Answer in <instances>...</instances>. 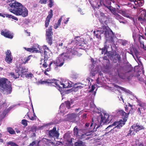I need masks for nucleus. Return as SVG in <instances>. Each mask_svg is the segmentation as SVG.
<instances>
[{
    "instance_id": "obj_1",
    "label": "nucleus",
    "mask_w": 146,
    "mask_h": 146,
    "mask_svg": "<svg viewBox=\"0 0 146 146\" xmlns=\"http://www.w3.org/2000/svg\"><path fill=\"white\" fill-rule=\"evenodd\" d=\"M86 130L84 128L79 129L76 126L73 130V135L76 137L83 140H88L90 138L96 136L94 131L86 132Z\"/></svg>"
},
{
    "instance_id": "obj_2",
    "label": "nucleus",
    "mask_w": 146,
    "mask_h": 146,
    "mask_svg": "<svg viewBox=\"0 0 146 146\" xmlns=\"http://www.w3.org/2000/svg\"><path fill=\"white\" fill-rule=\"evenodd\" d=\"M115 68L117 71L118 76L121 79H124L125 77L127 79L129 80L133 77L138 78L139 76V74H137V72L133 70L132 67H128L127 72L124 74L121 73V71L123 70V67L121 66L120 64H117Z\"/></svg>"
},
{
    "instance_id": "obj_3",
    "label": "nucleus",
    "mask_w": 146,
    "mask_h": 146,
    "mask_svg": "<svg viewBox=\"0 0 146 146\" xmlns=\"http://www.w3.org/2000/svg\"><path fill=\"white\" fill-rule=\"evenodd\" d=\"M108 27L102 26L100 31H94V33L95 36L98 39H100L102 35L104 34L107 41H109L112 43L114 42L113 38L115 37V35L111 30L109 31L108 30Z\"/></svg>"
},
{
    "instance_id": "obj_4",
    "label": "nucleus",
    "mask_w": 146,
    "mask_h": 146,
    "mask_svg": "<svg viewBox=\"0 0 146 146\" xmlns=\"http://www.w3.org/2000/svg\"><path fill=\"white\" fill-rule=\"evenodd\" d=\"M8 81V80L6 78L0 79V92L3 94H10L12 92L11 84L9 81L7 83Z\"/></svg>"
},
{
    "instance_id": "obj_5",
    "label": "nucleus",
    "mask_w": 146,
    "mask_h": 146,
    "mask_svg": "<svg viewBox=\"0 0 146 146\" xmlns=\"http://www.w3.org/2000/svg\"><path fill=\"white\" fill-rule=\"evenodd\" d=\"M109 115L106 114H105L103 116L102 114H101L100 115L101 119L100 120V118L99 117H98L94 119L95 121H94L93 118L92 119V121L90 126V128H92V127L93 124H94V128L96 127V129L99 127L100 125H101L102 123L103 124L105 123L108 122L109 120Z\"/></svg>"
},
{
    "instance_id": "obj_6",
    "label": "nucleus",
    "mask_w": 146,
    "mask_h": 146,
    "mask_svg": "<svg viewBox=\"0 0 146 146\" xmlns=\"http://www.w3.org/2000/svg\"><path fill=\"white\" fill-rule=\"evenodd\" d=\"M54 84L56 85V87L59 88L58 89L60 91L62 90V88H70L72 86V85L67 80L64 81V83L55 79L54 80Z\"/></svg>"
},
{
    "instance_id": "obj_7",
    "label": "nucleus",
    "mask_w": 146,
    "mask_h": 146,
    "mask_svg": "<svg viewBox=\"0 0 146 146\" xmlns=\"http://www.w3.org/2000/svg\"><path fill=\"white\" fill-rule=\"evenodd\" d=\"M99 1V3H97L96 1H93L92 3L91 1H90V3L93 7L94 8H97L99 9L101 7H106L108 8V9H111V6L110 4H109L108 5H106L103 3V1L104 0H98Z\"/></svg>"
},
{
    "instance_id": "obj_8",
    "label": "nucleus",
    "mask_w": 146,
    "mask_h": 146,
    "mask_svg": "<svg viewBox=\"0 0 146 146\" xmlns=\"http://www.w3.org/2000/svg\"><path fill=\"white\" fill-rule=\"evenodd\" d=\"M53 32L52 31V26H50L46 31V38L48 44L51 45L52 44V35Z\"/></svg>"
},
{
    "instance_id": "obj_9",
    "label": "nucleus",
    "mask_w": 146,
    "mask_h": 146,
    "mask_svg": "<svg viewBox=\"0 0 146 146\" xmlns=\"http://www.w3.org/2000/svg\"><path fill=\"white\" fill-rule=\"evenodd\" d=\"M14 0H7L6 2L7 3H9V5L11 8L14 9H24V7L20 3L16 1L12 3V1Z\"/></svg>"
},
{
    "instance_id": "obj_10",
    "label": "nucleus",
    "mask_w": 146,
    "mask_h": 146,
    "mask_svg": "<svg viewBox=\"0 0 146 146\" xmlns=\"http://www.w3.org/2000/svg\"><path fill=\"white\" fill-rule=\"evenodd\" d=\"M10 11L17 15H22L23 17L28 15L27 10H10Z\"/></svg>"
},
{
    "instance_id": "obj_11",
    "label": "nucleus",
    "mask_w": 146,
    "mask_h": 146,
    "mask_svg": "<svg viewBox=\"0 0 146 146\" xmlns=\"http://www.w3.org/2000/svg\"><path fill=\"white\" fill-rule=\"evenodd\" d=\"M126 121V119L123 118V120H121L119 121L114 122L113 124L110 125L106 129L108 130L109 127L113 126H115V128L117 127L118 129H120L125 124Z\"/></svg>"
},
{
    "instance_id": "obj_12",
    "label": "nucleus",
    "mask_w": 146,
    "mask_h": 146,
    "mask_svg": "<svg viewBox=\"0 0 146 146\" xmlns=\"http://www.w3.org/2000/svg\"><path fill=\"white\" fill-rule=\"evenodd\" d=\"M108 56H110V57L114 58V61L115 60H117L118 62L120 63L121 62V56L117 53L116 51H115L113 52L108 51Z\"/></svg>"
},
{
    "instance_id": "obj_13",
    "label": "nucleus",
    "mask_w": 146,
    "mask_h": 146,
    "mask_svg": "<svg viewBox=\"0 0 146 146\" xmlns=\"http://www.w3.org/2000/svg\"><path fill=\"white\" fill-rule=\"evenodd\" d=\"M13 57L10 50H7L5 52V61L8 64H10L13 62Z\"/></svg>"
},
{
    "instance_id": "obj_14",
    "label": "nucleus",
    "mask_w": 146,
    "mask_h": 146,
    "mask_svg": "<svg viewBox=\"0 0 146 146\" xmlns=\"http://www.w3.org/2000/svg\"><path fill=\"white\" fill-rule=\"evenodd\" d=\"M49 135L50 137H56V138H58L59 136V133L56 131V127H54L53 129L49 131Z\"/></svg>"
},
{
    "instance_id": "obj_15",
    "label": "nucleus",
    "mask_w": 146,
    "mask_h": 146,
    "mask_svg": "<svg viewBox=\"0 0 146 146\" xmlns=\"http://www.w3.org/2000/svg\"><path fill=\"white\" fill-rule=\"evenodd\" d=\"M69 52L70 50H68L66 52L60 54V57L63 59L64 62L72 58Z\"/></svg>"
},
{
    "instance_id": "obj_16",
    "label": "nucleus",
    "mask_w": 146,
    "mask_h": 146,
    "mask_svg": "<svg viewBox=\"0 0 146 146\" xmlns=\"http://www.w3.org/2000/svg\"><path fill=\"white\" fill-rule=\"evenodd\" d=\"M141 14L138 18V20L143 23L146 21V10H143Z\"/></svg>"
},
{
    "instance_id": "obj_17",
    "label": "nucleus",
    "mask_w": 146,
    "mask_h": 146,
    "mask_svg": "<svg viewBox=\"0 0 146 146\" xmlns=\"http://www.w3.org/2000/svg\"><path fill=\"white\" fill-rule=\"evenodd\" d=\"M53 16V14L52 10H50V11L48 13V15L46 18L45 21V26L46 28H47L49 25L50 22V19Z\"/></svg>"
},
{
    "instance_id": "obj_18",
    "label": "nucleus",
    "mask_w": 146,
    "mask_h": 146,
    "mask_svg": "<svg viewBox=\"0 0 146 146\" xmlns=\"http://www.w3.org/2000/svg\"><path fill=\"white\" fill-rule=\"evenodd\" d=\"M131 127L134 130L136 133H137L139 131L142 130H144L145 128L142 125L139 124L137 123L135 124H133L131 126Z\"/></svg>"
},
{
    "instance_id": "obj_19",
    "label": "nucleus",
    "mask_w": 146,
    "mask_h": 146,
    "mask_svg": "<svg viewBox=\"0 0 146 146\" xmlns=\"http://www.w3.org/2000/svg\"><path fill=\"white\" fill-rule=\"evenodd\" d=\"M1 34L4 37L10 39H12L13 37V35L11 34L10 31L6 29L4 31H1Z\"/></svg>"
},
{
    "instance_id": "obj_20",
    "label": "nucleus",
    "mask_w": 146,
    "mask_h": 146,
    "mask_svg": "<svg viewBox=\"0 0 146 146\" xmlns=\"http://www.w3.org/2000/svg\"><path fill=\"white\" fill-rule=\"evenodd\" d=\"M110 18L106 16L103 17H100L99 19L100 22L103 25L104 24L107 25L110 22Z\"/></svg>"
},
{
    "instance_id": "obj_21",
    "label": "nucleus",
    "mask_w": 146,
    "mask_h": 146,
    "mask_svg": "<svg viewBox=\"0 0 146 146\" xmlns=\"http://www.w3.org/2000/svg\"><path fill=\"white\" fill-rule=\"evenodd\" d=\"M54 79H52V80H47L46 81H43L42 80H40L38 82L41 84H47L49 85H52L53 86H55L54 85Z\"/></svg>"
},
{
    "instance_id": "obj_22",
    "label": "nucleus",
    "mask_w": 146,
    "mask_h": 146,
    "mask_svg": "<svg viewBox=\"0 0 146 146\" xmlns=\"http://www.w3.org/2000/svg\"><path fill=\"white\" fill-rule=\"evenodd\" d=\"M77 117V115L74 113H72L68 115L67 117L68 120L70 122H72L75 120Z\"/></svg>"
},
{
    "instance_id": "obj_23",
    "label": "nucleus",
    "mask_w": 146,
    "mask_h": 146,
    "mask_svg": "<svg viewBox=\"0 0 146 146\" xmlns=\"http://www.w3.org/2000/svg\"><path fill=\"white\" fill-rule=\"evenodd\" d=\"M18 69V70H19L20 69H21V73L20 74V75H21V77H22V76L23 75H25L28 72V69L26 68L25 66L21 67L19 66Z\"/></svg>"
},
{
    "instance_id": "obj_24",
    "label": "nucleus",
    "mask_w": 146,
    "mask_h": 146,
    "mask_svg": "<svg viewBox=\"0 0 146 146\" xmlns=\"http://www.w3.org/2000/svg\"><path fill=\"white\" fill-rule=\"evenodd\" d=\"M19 70H17L15 71V74L13 72H10L9 73V75L11 76V77L15 79L19 77L20 76L19 74Z\"/></svg>"
},
{
    "instance_id": "obj_25",
    "label": "nucleus",
    "mask_w": 146,
    "mask_h": 146,
    "mask_svg": "<svg viewBox=\"0 0 146 146\" xmlns=\"http://www.w3.org/2000/svg\"><path fill=\"white\" fill-rule=\"evenodd\" d=\"M109 47V46H108L106 44V42H105V44L104 47L102 48H99L100 50H102V54H104V55L108 53V49Z\"/></svg>"
},
{
    "instance_id": "obj_26",
    "label": "nucleus",
    "mask_w": 146,
    "mask_h": 146,
    "mask_svg": "<svg viewBox=\"0 0 146 146\" xmlns=\"http://www.w3.org/2000/svg\"><path fill=\"white\" fill-rule=\"evenodd\" d=\"M64 63V62L63 60L61 61L60 59H58L56 60V67L55 68L56 70L57 69L58 67H61L63 66Z\"/></svg>"
},
{
    "instance_id": "obj_27",
    "label": "nucleus",
    "mask_w": 146,
    "mask_h": 146,
    "mask_svg": "<svg viewBox=\"0 0 146 146\" xmlns=\"http://www.w3.org/2000/svg\"><path fill=\"white\" fill-rule=\"evenodd\" d=\"M144 1L143 0H136L135 2V4L136 7H141L144 4Z\"/></svg>"
},
{
    "instance_id": "obj_28",
    "label": "nucleus",
    "mask_w": 146,
    "mask_h": 146,
    "mask_svg": "<svg viewBox=\"0 0 146 146\" xmlns=\"http://www.w3.org/2000/svg\"><path fill=\"white\" fill-rule=\"evenodd\" d=\"M130 110L129 111L128 113H127L123 110H120L119 111L120 115L124 117V118H125V119L128 117V115L130 113Z\"/></svg>"
},
{
    "instance_id": "obj_29",
    "label": "nucleus",
    "mask_w": 146,
    "mask_h": 146,
    "mask_svg": "<svg viewBox=\"0 0 146 146\" xmlns=\"http://www.w3.org/2000/svg\"><path fill=\"white\" fill-rule=\"evenodd\" d=\"M75 146H85V143L82 141L78 140L74 143Z\"/></svg>"
},
{
    "instance_id": "obj_30",
    "label": "nucleus",
    "mask_w": 146,
    "mask_h": 146,
    "mask_svg": "<svg viewBox=\"0 0 146 146\" xmlns=\"http://www.w3.org/2000/svg\"><path fill=\"white\" fill-rule=\"evenodd\" d=\"M138 38V40L140 44L142 45V44H143L144 42L142 41V40L144 39V36L140 35H138L137 36Z\"/></svg>"
},
{
    "instance_id": "obj_31",
    "label": "nucleus",
    "mask_w": 146,
    "mask_h": 146,
    "mask_svg": "<svg viewBox=\"0 0 146 146\" xmlns=\"http://www.w3.org/2000/svg\"><path fill=\"white\" fill-rule=\"evenodd\" d=\"M32 56V55H31L24 58L23 59L24 61L23 62V63L24 64L27 63L28 62L30 59V57Z\"/></svg>"
},
{
    "instance_id": "obj_32",
    "label": "nucleus",
    "mask_w": 146,
    "mask_h": 146,
    "mask_svg": "<svg viewBox=\"0 0 146 146\" xmlns=\"http://www.w3.org/2000/svg\"><path fill=\"white\" fill-rule=\"evenodd\" d=\"M7 131L11 134H14L15 133L14 130L11 127H9L7 128Z\"/></svg>"
},
{
    "instance_id": "obj_33",
    "label": "nucleus",
    "mask_w": 146,
    "mask_h": 146,
    "mask_svg": "<svg viewBox=\"0 0 146 146\" xmlns=\"http://www.w3.org/2000/svg\"><path fill=\"white\" fill-rule=\"evenodd\" d=\"M7 15L6 16V17L9 18H11L12 19H14V20L16 21H18V19L17 18L14 16H12L11 15Z\"/></svg>"
},
{
    "instance_id": "obj_34",
    "label": "nucleus",
    "mask_w": 146,
    "mask_h": 146,
    "mask_svg": "<svg viewBox=\"0 0 146 146\" xmlns=\"http://www.w3.org/2000/svg\"><path fill=\"white\" fill-rule=\"evenodd\" d=\"M69 53L70 54L72 58H73V55H75L77 54V51L74 49H72L71 51L70 50Z\"/></svg>"
},
{
    "instance_id": "obj_35",
    "label": "nucleus",
    "mask_w": 146,
    "mask_h": 146,
    "mask_svg": "<svg viewBox=\"0 0 146 146\" xmlns=\"http://www.w3.org/2000/svg\"><path fill=\"white\" fill-rule=\"evenodd\" d=\"M109 11H111V13H112L114 15L117 17L118 16H119V15L117 12V11L116 10H109Z\"/></svg>"
},
{
    "instance_id": "obj_36",
    "label": "nucleus",
    "mask_w": 146,
    "mask_h": 146,
    "mask_svg": "<svg viewBox=\"0 0 146 146\" xmlns=\"http://www.w3.org/2000/svg\"><path fill=\"white\" fill-rule=\"evenodd\" d=\"M109 127V128L108 129V130H107L106 129L107 128H106V131H108V130H109V129H110V130L109 131V132H106L105 133V135H107L108 133L109 132H112V133H113V132H112V131H113L114 130H114V128H115V127L114 128H112V127Z\"/></svg>"
},
{
    "instance_id": "obj_37",
    "label": "nucleus",
    "mask_w": 146,
    "mask_h": 146,
    "mask_svg": "<svg viewBox=\"0 0 146 146\" xmlns=\"http://www.w3.org/2000/svg\"><path fill=\"white\" fill-rule=\"evenodd\" d=\"M7 144L8 145H10L11 146H19L16 143L11 141L8 142Z\"/></svg>"
},
{
    "instance_id": "obj_38",
    "label": "nucleus",
    "mask_w": 146,
    "mask_h": 146,
    "mask_svg": "<svg viewBox=\"0 0 146 146\" xmlns=\"http://www.w3.org/2000/svg\"><path fill=\"white\" fill-rule=\"evenodd\" d=\"M65 103L66 105V107L68 108L69 109L70 108V106L71 104L69 101H67L65 102Z\"/></svg>"
},
{
    "instance_id": "obj_39",
    "label": "nucleus",
    "mask_w": 146,
    "mask_h": 146,
    "mask_svg": "<svg viewBox=\"0 0 146 146\" xmlns=\"http://www.w3.org/2000/svg\"><path fill=\"white\" fill-rule=\"evenodd\" d=\"M21 123L25 127L27 126V121L25 119L22 120Z\"/></svg>"
},
{
    "instance_id": "obj_40",
    "label": "nucleus",
    "mask_w": 146,
    "mask_h": 146,
    "mask_svg": "<svg viewBox=\"0 0 146 146\" xmlns=\"http://www.w3.org/2000/svg\"><path fill=\"white\" fill-rule=\"evenodd\" d=\"M90 124H91V123H86L85 124V128H84L85 129H87V130H86V132H88V131H87V130H88V127L90 125Z\"/></svg>"
},
{
    "instance_id": "obj_41",
    "label": "nucleus",
    "mask_w": 146,
    "mask_h": 146,
    "mask_svg": "<svg viewBox=\"0 0 146 146\" xmlns=\"http://www.w3.org/2000/svg\"><path fill=\"white\" fill-rule=\"evenodd\" d=\"M133 131V130H131L130 129V130L129 131V132L126 135V136H131L132 135H135V133L133 132L132 134L131 133Z\"/></svg>"
},
{
    "instance_id": "obj_42",
    "label": "nucleus",
    "mask_w": 146,
    "mask_h": 146,
    "mask_svg": "<svg viewBox=\"0 0 146 146\" xmlns=\"http://www.w3.org/2000/svg\"><path fill=\"white\" fill-rule=\"evenodd\" d=\"M32 52H35L37 53L38 52V50L37 48L36 47H32Z\"/></svg>"
},
{
    "instance_id": "obj_43",
    "label": "nucleus",
    "mask_w": 146,
    "mask_h": 146,
    "mask_svg": "<svg viewBox=\"0 0 146 146\" xmlns=\"http://www.w3.org/2000/svg\"><path fill=\"white\" fill-rule=\"evenodd\" d=\"M78 37H76L74 38V40H73L72 41V42H74L76 44V45L78 44L79 43V40H77L76 39L77 38H78Z\"/></svg>"
},
{
    "instance_id": "obj_44",
    "label": "nucleus",
    "mask_w": 146,
    "mask_h": 146,
    "mask_svg": "<svg viewBox=\"0 0 146 146\" xmlns=\"http://www.w3.org/2000/svg\"><path fill=\"white\" fill-rule=\"evenodd\" d=\"M142 109V108H138L137 109V114L141 116V110Z\"/></svg>"
},
{
    "instance_id": "obj_45",
    "label": "nucleus",
    "mask_w": 146,
    "mask_h": 146,
    "mask_svg": "<svg viewBox=\"0 0 146 146\" xmlns=\"http://www.w3.org/2000/svg\"><path fill=\"white\" fill-rule=\"evenodd\" d=\"M53 0H49V3L48 4V6L51 8L53 5Z\"/></svg>"
},
{
    "instance_id": "obj_46",
    "label": "nucleus",
    "mask_w": 146,
    "mask_h": 146,
    "mask_svg": "<svg viewBox=\"0 0 146 146\" xmlns=\"http://www.w3.org/2000/svg\"><path fill=\"white\" fill-rule=\"evenodd\" d=\"M82 88L81 86H78L74 87V90L75 91H77L79 89H81Z\"/></svg>"
},
{
    "instance_id": "obj_47",
    "label": "nucleus",
    "mask_w": 146,
    "mask_h": 146,
    "mask_svg": "<svg viewBox=\"0 0 146 146\" xmlns=\"http://www.w3.org/2000/svg\"><path fill=\"white\" fill-rule=\"evenodd\" d=\"M50 52V50H44V55L45 56H46L47 55V54L48 53H49Z\"/></svg>"
},
{
    "instance_id": "obj_48",
    "label": "nucleus",
    "mask_w": 146,
    "mask_h": 146,
    "mask_svg": "<svg viewBox=\"0 0 146 146\" xmlns=\"http://www.w3.org/2000/svg\"><path fill=\"white\" fill-rule=\"evenodd\" d=\"M23 48L27 51H29L30 52H32V48H27L25 47H24Z\"/></svg>"
},
{
    "instance_id": "obj_49",
    "label": "nucleus",
    "mask_w": 146,
    "mask_h": 146,
    "mask_svg": "<svg viewBox=\"0 0 146 146\" xmlns=\"http://www.w3.org/2000/svg\"><path fill=\"white\" fill-rule=\"evenodd\" d=\"M29 119L33 121L35 120L36 119V117H34L33 116H32L30 117Z\"/></svg>"
},
{
    "instance_id": "obj_50",
    "label": "nucleus",
    "mask_w": 146,
    "mask_h": 146,
    "mask_svg": "<svg viewBox=\"0 0 146 146\" xmlns=\"http://www.w3.org/2000/svg\"><path fill=\"white\" fill-rule=\"evenodd\" d=\"M62 17H60L58 20V23H57V25H58V26H60V25L61 24V22L62 21Z\"/></svg>"
},
{
    "instance_id": "obj_51",
    "label": "nucleus",
    "mask_w": 146,
    "mask_h": 146,
    "mask_svg": "<svg viewBox=\"0 0 146 146\" xmlns=\"http://www.w3.org/2000/svg\"><path fill=\"white\" fill-rule=\"evenodd\" d=\"M82 117L83 119H86L87 117V114L86 113H84L82 116Z\"/></svg>"
},
{
    "instance_id": "obj_52",
    "label": "nucleus",
    "mask_w": 146,
    "mask_h": 146,
    "mask_svg": "<svg viewBox=\"0 0 146 146\" xmlns=\"http://www.w3.org/2000/svg\"><path fill=\"white\" fill-rule=\"evenodd\" d=\"M47 0H40V2L41 3L45 4L47 2Z\"/></svg>"
},
{
    "instance_id": "obj_53",
    "label": "nucleus",
    "mask_w": 146,
    "mask_h": 146,
    "mask_svg": "<svg viewBox=\"0 0 146 146\" xmlns=\"http://www.w3.org/2000/svg\"><path fill=\"white\" fill-rule=\"evenodd\" d=\"M120 12H121L122 14L124 16L127 17V14L125 13V12L124 11H120Z\"/></svg>"
},
{
    "instance_id": "obj_54",
    "label": "nucleus",
    "mask_w": 146,
    "mask_h": 146,
    "mask_svg": "<svg viewBox=\"0 0 146 146\" xmlns=\"http://www.w3.org/2000/svg\"><path fill=\"white\" fill-rule=\"evenodd\" d=\"M26 76L28 77L32 78L33 76V75L32 73H30L29 74H27Z\"/></svg>"
},
{
    "instance_id": "obj_55",
    "label": "nucleus",
    "mask_w": 146,
    "mask_h": 146,
    "mask_svg": "<svg viewBox=\"0 0 146 146\" xmlns=\"http://www.w3.org/2000/svg\"><path fill=\"white\" fill-rule=\"evenodd\" d=\"M140 107L144 108V107L145 106V103L144 102H142L141 104H140L139 106Z\"/></svg>"
},
{
    "instance_id": "obj_56",
    "label": "nucleus",
    "mask_w": 146,
    "mask_h": 146,
    "mask_svg": "<svg viewBox=\"0 0 146 146\" xmlns=\"http://www.w3.org/2000/svg\"><path fill=\"white\" fill-rule=\"evenodd\" d=\"M100 15H101L100 17H103L106 16H105V13L102 12H100Z\"/></svg>"
},
{
    "instance_id": "obj_57",
    "label": "nucleus",
    "mask_w": 146,
    "mask_h": 146,
    "mask_svg": "<svg viewBox=\"0 0 146 146\" xmlns=\"http://www.w3.org/2000/svg\"><path fill=\"white\" fill-rule=\"evenodd\" d=\"M134 53H135V55L136 56H137V55L138 54V51H137V50H136V49L134 50Z\"/></svg>"
},
{
    "instance_id": "obj_58",
    "label": "nucleus",
    "mask_w": 146,
    "mask_h": 146,
    "mask_svg": "<svg viewBox=\"0 0 146 146\" xmlns=\"http://www.w3.org/2000/svg\"><path fill=\"white\" fill-rule=\"evenodd\" d=\"M125 111L127 112H128L129 111V110H128V107H127V105H126L125 106Z\"/></svg>"
},
{
    "instance_id": "obj_59",
    "label": "nucleus",
    "mask_w": 146,
    "mask_h": 146,
    "mask_svg": "<svg viewBox=\"0 0 146 146\" xmlns=\"http://www.w3.org/2000/svg\"><path fill=\"white\" fill-rule=\"evenodd\" d=\"M48 65L45 62L42 64V66L44 68H46L47 67Z\"/></svg>"
},
{
    "instance_id": "obj_60",
    "label": "nucleus",
    "mask_w": 146,
    "mask_h": 146,
    "mask_svg": "<svg viewBox=\"0 0 146 146\" xmlns=\"http://www.w3.org/2000/svg\"><path fill=\"white\" fill-rule=\"evenodd\" d=\"M7 15H9V14H1V15H0V16L4 18L5 17H6V16Z\"/></svg>"
},
{
    "instance_id": "obj_61",
    "label": "nucleus",
    "mask_w": 146,
    "mask_h": 146,
    "mask_svg": "<svg viewBox=\"0 0 146 146\" xmlns=\"http://www.w3.org/2000/svg\"><path fill=\"white\" fill-rule=\"evenodd\" d=\"M43 48L44 50H49V48L46 46H43Z\"/></svg>"
},
{
    "instance_id": "obj_62",
    "label": "nucleus",
    "mask_w": 146,
    "mask_h": 146,
    "mask_svg": "<svg viewBox=\"0 0 146 146\" xmlns=\"http://www.w3.org/2000/svg\"><path fill=\"white\" fill-rule=\"evenodd\" d=\"M59 26H58V25H57V24H56V25H54V28L55 29H57L58 28V27Z\"/></svg>"
},
{
    "instance_id": "obj_63",
    "label": "nucleus",
    "mask_w": 146,
    "mask_h": 146,
    "mask_svg": "<svg viewBox=\"0 0 146 146\" xmlns=\"http://www.w3.org/2000/svg\"><path fill=\"white\" fill-rule=\"evenodd\" d=\"M25 32L27 33L28 36H30V32H28L27 30H25Z\"/></svg>"
},
{
    "instance_id": "obj_64",
    "label": "nucleus",
    "mask_w": 146,
    "mask_h": 146,
    "mask_svg": "<svg viewBox=\"0 0 146 146\" xmlns=\"http://www.w3.org/2000/svg\"><path fill=\"white\" fill-rule=\"evenodd\" d=\"M142 45L143 46V49L144 50H146V47H145L144 46V44L143 43V44H142Z\"/></svg>"
}]
</instances>
